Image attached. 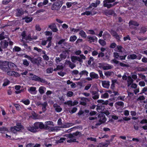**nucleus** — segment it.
Here are the masks:
<instances>
[{
  "label": "nucleus",
  "instance_id": "a211bd4d",
  "mask_svg": "<svg viewBox=\"0 0 147 147\" xmlns=\"http://www.w3.org/2000/svg\"><path fill=\"white\" fill-rule=\"evenodd\" d=\"M49 27L51 29L53 32H56L58 30L56 27V26L55 24H52L49 26Z\"/></svg>",
  "mask_w": 147,
  "mask_h": 147
},
{
  "label": "nucleus",
  "instance_id": "69168bd1",
  "mask_svg": "<svg viewBox=\"0 0 147 147\" xmlns=\"http://www.w3.org/2000/svg\"><path fill=\"white\" fill-rule=\"evenodd\" d=\"M139 85L141 86H145V83L144 81H141L139 82Z\"/></svg>",
  "mask_w": 147,
  "mask_h": 147
},
{
  "label": "nucleus",
  "instance_id": "6ab92c4d",
  "mask_svg": "<svg viewBox=\"0 0 147 147\" xmlns=\"http://www.w3.org/2000/svg\"><path fill=\"white\" fill-rule=\"evenodd\" d=\"M36 88L35 87H30L28 90V91L32 94H35L36 92Z\"/></svg>",
  "mask_w": 147,
  "mask_h": 147
},
{
  "label": "nucleus",
  "instance_id": "b1692460",
  "mask_svg": "<svg viewBox=\"0 0 147 147\" xmlns=\"http://www.w3.org/2000/svg\"><path fill=\"white\" fill-rule=\"evenodd\" d=\"M21 35L22 37V39L21 40V41L23 42V40L25 39L26 40H28V39L30 38L29 36L27 37L26 34V33L25 31H23L21 34Z\"/></svg>",
  "mask_w": 147,
  "mask_h": 147
},
{
  "label": "nucleus",
  "instance_id": "ddd939ff",
  "mask_svg": "<svg viewBox=\"0 0 147 147\" xmlns=\"http://www.w3.org/2000/svg\"><path fill=\"white\" fill-rule=\"evenodd\" d=\"M124 103L121 101H119L116 102L115 104V106L117 109L122 108L124 106Z\"/></svg>",
  "mask_w": 147,
  "mask_h": 147
},
{
  "label": "nucleus",
  "instance_id": "49530a36",
  "mask_svg": "<svg viewBox=\"0 0 147 147\" xmlns=\"http://www.w3.org/2000/svg\"><path fill=\"white\" fill-rule=\"evenodd\" d=\"M98 42L102 46L105 45L106 44V42L103 40L99 39L98 40Z\"/></svg>",
  "mask_w": 147,
  "mask_h": 147
},
{
  "label": "nucleus",
  "instance_id": "58836bf2",
  "mask_svg": "<svg viewBox=\"0 0 147 147\" xmlns=\"http://www.w3.org/2000/svg\"><path fill=\"white\" fill-rule=\"evenodd\" d=\"M72 124L71 123H67L61 126V127L62 128H67L72 126Z\"/></svg>",
  "mask_w": 147,
  "mask_h": 147
},
{
  "label": "nucleus",
  "instance_id": "4c0bfd02",
  "mask_svg": "<svg viewBox=\"0 0 147 147\" xmlns=\"http://www.w3.org/2000/svg\"><path fill=\"white\" fill-rule=\"evenodd\" d=\"M10 83V81L7 79H5L4 80L3 83V86H5L8 85Z\"/></svg>",
  "mask_w": 147,
  "mask_h": 147
},
{
  "label": "nucleus",
  "instance_id": "473e14b6",
  "mask_svg": "<svg viewBox=\"0 0 147 147\" xmlns=\"http://www.w3.org/2000/svg\"><path fill=\"white\" fill-rule=\"evenodd\" d=\"M129 26H131V25H134L136 26H138L139 25V24L136 22L131 21L129 22Z\"/></svg>",
  "mask_w": 147,
  "mask_h": 147
},
{
  "label": "nucleus",
  "instance_id": "79ce46f5",
  "mask_svg": "<svg viewBox=\"0 0 147 147\" xmlns=\"http://www.w3.org/2000/svg\"><path fill=\"white\" fill-rule=\"evenodd\" d=\"M77 37L76 36L74 35L71 36L70 38L69 41L71 42H74L77 39Z\"/></svg>",
  "mask_w": 147,
  "mask_h": 147
},
{
  "label": "nucleus",
  "instance_id": "37998d69",
  "mask_svg": "<svg viewBox=\"0 0 147 147\" xmlns=\"http://www.w3.org/2000/svg\"><path fill=\"white\" fill-rule=\"evenodd\" d=\"M137 58V56L135 54H132L128 55L127 56L128 58L131 59H135Z\"/></svg>",
  "mask_w": 147,
  "mask_h": 147
},
{
  "label": "nucleus",
  "instance_id": "c9c22d12",
  "mask_svg": "<svg viewBox=\"0 0 147 147\" xmlns=\"http://www.w3.org/2000/svg\"><path fill=\"white\" fill-rule=\"evenodd\" d=\"M24 19L25 20V21L27 23L30 22L32 20V18L28 17H25L24 18Z\"/></svg>",
  "mask_w": 147,
  "mask_h": 147
},
{
  "label": "nucleus",
  "instance_id": "6e6d98bb",
  "mask_svg": "<svg viewBox=\"0 0 147 147\" xmlns=\"http://www.w3.org/2000/svg\"><path fill=\"white\" fill-rule=\"evenodd\" d=\"M77 110V109L76 107H74L72 109L69 111L70 113L72 114L75 113Z\"/></svg>",
  "mask_w": 147,
  "mask_h": 147
},
{
  "label": "nucleus",
  "instance_id": "e433bc0d",
  "mask_svg": "<svg viewBox=\"0 0 147 147\" xmlns=\"http://www.w3.org/2000/svg\"><path fill=\"white\" fill-rule=\"evenodd\" d=\"M21 102L26 105H28L30 103V101L28 99L26 100H22L21 101Z\"/></svg>",
  "mask_w": 147,
  "mask_h": 147
},
{
  "label": "nucleus",
  "instance_id": "f3484780",
  "mask_svg": "<svg viewBox=\"0 0 147 147\" xmlns=\"http://www.w3.org/2000/svg\"><path fill=\"white\" fill-rule=\"evenodd\" d=\"M96 13V12L93 10L91 11H86L83 13H81V15H86L87 16H88L90 15H94Z\"/></svg>",
  "mask_w": 147,
  "mask_h": 147
},
{
  "label": "nucleus",
  "instance_id": "c03bdc74",
  "mask_svg": "<svg viewBox=\"0 0 147 147\" xmlns=\"http://www.w3.org/2000/svg\"><path fill=\"white\" fill-rule=\"evenodd\" d=\"M88 72L86 71L85 70L82 71L79 73V74L81 76L82 75H86L87 76H88Z\"/></svg>",
  "mask_w": 147,
  "mask_h": 147
},
{
  "label": "nucleus",
  "instance_id": "4d7b16f0",
  "mask_svg": "<svg viewBox=\"0 0 147 147\" xmlns=\"http://www.w3.org/2000/svg\"><path fill=\"white\" fill-rule=\"evenodd\" d=\"M53 71V68H49L47 69V72L48 73H52Z\"/></svg>",
  "mask_w": 147,
  "mask_h": 147
},
{
  "label": "nucleus",
  "instance_id": "2eb2a0df",
  "mask_svg": "<svg viewBox=\"0 0 147 147\" xmlns=\"http://www.w3.org/2000/svg\"><path fill=\"white\" fill-rule=\"evenodd\" d=\"M34 127L36 130L39 128H42L44 127V125L42 123L40 122H36L34 124Z\"/></svg>",
  "mask_w": 147,
  "mask_h": 147
},
{
  "label": "nucleus",
  "instance_id": "8fccbe9b",
  "mask_svg": "<svg viewBox=\"0 0 147 147\" xmlns=\"http://www.w3.org/2000/svg\"><path fill=\"white\" fill-rule=\"evenodd\" d=\"M66 139L65 138H61L60 139L57 141V143H62L65 141Z\"/></svg>",
  "mask_w": 147,
  "mask_h": 147
},
{
  "label": "nucleus",
  "instance_id": "f257e3e1",
  "mask_svg": "<svg viewBox=\"0 0 147 147\" xmlns=\"http://www.w3.org/2000/svg\"><path fill=\"white\" fill-rule=\"evenodd\" d=\"M89 119L90 120H93V122H97L95 124L96 126H92V129L96 128L98 126L100 125L102 123L105 122L106 120L105 115L102 113L100 114L98 117H90Z\"/></svg>",
  "mask_w": 147,
  "mask_h": 147
},
{
  "label": "nucleus",
  "instance_id": "2f4dec72",
  "mask_svg": "<svg viewBox=\"0 0 147 147\" xmlns=\"http://www.w3.org/2000/svg\"><path fill=\"white\" fill-rule=\"evenodd\" d=\"M109 97V94L107 92L102 93L101 96V98H107Z\"/></svg>",
  "mask_w": 147,
  "mask_h": 147
},
{
  "label": "nucleus",
  "instance_id": "5fc2aeb1",
  "mask_svg": "<svg viewBox=\"0 0 147 147\" xmlns=\"http://www.w3.org/2000/svg\"><path fill=\"white\" fill-rule=\"evenodd\" d=\"M13 50L15 51H19L21 50V49L20 47L15 46L13 49Z\"/></svg>",
  "mask_w": 147,
  "mask_h": 147
},
{
  "label": "nucleus",
  "instance_id": "a878e982",
  "mask_svg": "<svg viewBox=\"0 0 147 147\" xmlns=\"http://www.w3.org/2000/svg\"><path fill=\"white\" fill-rule=\"evenodd\" d=\"M90 76L92 79H98V75L94 72L90 73Z\"/></svg>",
  "mask_w": 147,
  "mask_h": 147
},
{
  "label": "nucleus",
  "instance_id": "052dcab7",
  "mask_svg": "<svg viewBox=\"0 0 147 147\" xmlns=\"http://www.w3.org/2000/svg\"><path fill=\"white\" fill-rule=\"evenodd\" d=\"M108 146L107 143H102L99 144L100 147H107Z\"/></svg>",
  "mask_w": 147,
  "mask_h": 147
},
{
  "label": "nucleus",
  "instance_id": "ea45409f",
  "mask_svg": "<svg viewBox=\"0 0 147 147\" xmlns=\"http://www.w3.org/2000/svg\"><path fill=\"white\" fill-rule=\"evenodd\" d=\"M17 13L16 14V15L18 16H20L22 15L23 13V11L22 10L20 9H18Z\"/></svg>",
  "mask_w": 147,
  "mask_h": 147
},
{
  "label": "nucleus",
  "instance_id": "c85d7f7f",
  "mask_svg": "<svg viewBox=\"0 0 147 147\" xmlns=\"http://www.w3.org/2000/svg\"><path fill=\"white\" fill-rule=\"evenodd\" d=\"M98 103H101L103 105H107L108 104L109 101L107 100L104 101L102 100H99L97 101Z\"/></svg>",
  "mask_w": 147,
  "mask_h": 147
},
{
  "label": "nucleus",
  "instance_id": "0eeeda50",
  "mask_svg": "<svg viewBox=\"0 0 147 147\" xmlns=\"http://www.w3.org/2000/svg\"><path fill=\"white\" fill-rule=\"evenodd\" d=\"M115 0H105L104 1V6L108 8H110L113 5H115L118 3L117 2L113 4H111L112 2H114Z\"/></svg>",
  "mask_w": 147,
  "mask_h": 147
},
{
  "label": "nucleus",
  "instance_id": "bf43d9fd",
  "mask_svg": "<svg viewBox=\"0 0 147 147\" xmlns=\"http://www.w3.org/2000/svg\"><path fill=\"white\" fill-rule=\"evenodd\" d=\"M87 33L88 34H96L94 31L93 30H88L87 32Z\"/></svg>",
  "mask_w": 147,
  "mask_h": 147
},
{
  "label": "nucleus",
  "instance_id": "c756f323",
  "mask_svg": "<svg viewBox=\"0 0 147 147\" xmlns=\"http://www.w3.org/2000/svg\"><path fill=\"white\" fill-rule=\"evenodd\" d=\"M8 70L12 69L16 66V65L13 63L8 62Z\"/></svg>",
  "mask_w": 147,
  "mask_h": 147
},
{
  "label": "nucleus",
  "instance_id": "3c124183",
  "mask_svg": "<svg viewBox=\"0 0 147 147\" xmlns=\"http://www.w3.org/2000/svg\"><path fill=\"white\" fill-rule=\"evenodd\" d=\"M45 125L47 126L48 125H53V122L51 121H47L45 122Z\"/></svg>",
  "mask_w": 147,
  "mask_h": 147
},
{
  "label": "nucleus",
  "instance_id": "bb28decb",
  "mask_svg": "<svg viewBox=\"0 0 147 147\" xmlns=\"http://www.w3.org/2000/svg\"><path fill=\"white\" fill-rule=\"evenodd\" d=\"M111 34L114 36L117 39L119 40L120 39L119 37L116 32L113 30H111Z\"/></svg>",
  "mask_w": 147,
  "mask_h": 147
},
{
  "label": "nucleus",
  "instance_id": "5701e85b",
  "mask_svg": "<svg viewBox=\"0 0 147 147\" xmlns=\"http://www.w3.org/2000/svg\"><path fill=\"white\" fill-rule=\"evenodd\" d=\"M124 50V49L121 46H117L115 49V51L119 53H122Z\"/></svg>",
  "mask_w": 147,
  "mask_h": 147
},
{
  "label": "nucleus",
  "instance_id": "7c9ffc66",
  "mask_svg": "<svg viewBox=\"0 0 147 147\" xmlns=\"http://www.w3.org/2000/svg\"><path fill=\"white\" fill-rule=\"evenodd\" d=\"M21 86H16L15 87V89L16 90L15 92L18 94L21 93L22 92V90H20Z\"/></svg>",
  "mask_w": 147,
  "mask_h": 147
},
{
  "label": "nucleus",
  "instance_id": "f704fd0d",
  "mask_svg": "<svg viewBox=\"0 0 147 147\" xmlns=\"http://www.w3.org/2000/svg\"><path fill=\"white\" fill-rule=\"evenodd\" d=\"M28 129L29 131L33 132H36L37 131V130L34 127H28Z\"/></svg>",
  "mask_w": 147,
  "mask_h": 147
},
{
  "label": "nucleus",
  "instance_id": "338daca9",
  "mask_svg": "<svg viewBox=\"0 0 147 147\" xmlns=\"http://www.w3.org/2000/svg\"><path fill=\"white\" fill-rule=\"evenodd\" d=\"M91 86V84H88L85 87L84 90H87L89 89Z\"/></svg>",
  "mask_w": 147,
  "mask_h": 147
},
{
  "label": "nucleus",
  "instance_id": "864d4df0",
  "mask_svg": "<svg viewBox=\"0 0 147 147\" xmlns=\"http://www.w3.org/2000/svg\"><path fill=\"white\" fill-rule=\"evenodd\" d=\"M63 66L62 65H58V66H57V68L56 69H54V71H55L58 69L61 70V69H63Z\"/></svg>",
  "mask_w": 147,
  "mask_h": 147
},
{
  "label": "nucleus",
  "instance_id": "de8ad7c7",
  "mask_svg": "<svg viewBox=\"0 0 147 147\" xmlns=\"http://www.w3.org/2000/svg\"><path fill=\"white\" fill-rule=\"evenodd\" d=\"M58 5H56L55 3L52 5L51 9L52 10H56L58 9L59 7H58Z\"/></svg>",
  "mask_w": 147,
  "mask_h": 147
},
{
  "label": "nucleus",
  "instance_id": "a19ab883",
  "mask_svg": "<svg viewBox=\"0 0 147 147\" xmlns=\"http://www.w3.org/2000/svg\"><path fill=\"white\" fill-rule=\"evenodd\" d=\"M56 105H55V104H54L53 105L54 107L55 108V109L56 111L57 112H60V111H61L62 110V109L59 106H57L55 107Z\"/></svg>",
  "mask_w": 147,
  "mask_h": 147
},
{
  "label": "nucleus",
  "instance_id": "412c9836",
  "mask_svg": "<svg viewBox=\"0 0 147 147\" xmlns=\"http://www.w3.org/2000/svg\"><path fill=\"white\" fill-rule=\"evenodd\" d=\"M38 105H40V107L42 108V109L43 112H44L46 111L47 109L46 107L47 105V102H45Z\"/></svg>",
  "mask_w": 147,
  "mask_h": 147
},
{
  "label": "nucleus",
  "instance_id": "1a4fd4ad",
  "mask_svg": "<svg viewBox=\"0 0 147 147\" xmlns=\"http://www.w3.org/2000/svg\"><path fill=\"white\" fill-rule=\"evenodd\" d=\"M7 75L14 76L15 77H19L21 76V74L18 73L13 71H8L7 72Z\"/></svg>",
  "mask_w": 147,
  "mask_h": 147
},
{
  "label": "nucleus",
  "instance_id": "f8f14e48",
  "mask_svg": "<svg viewBox=\"0 0 147 147\" xmlns=\"http://www.w3.org/2000/svg\"><path fill=\"white\" fill-rule=\"evenodd\" d=\"M70 51L69 50H66L65 51L63 52L62 53H61L59 55V56L61 58L63 59H65L67 55H68L69 52Z\"/></svg>",
  "mask_w": 147,
  "mask_h": 147
},
{
  "label": "nucleus",
  "instance_id": "680f3d73",
  "mask_svg": "<svg viewBox=\"0 0 147 147\" xmlns=\"http://www.w3.org/2000/svg\"><path fill=\"white\" fill-rule=\"evenodd\" d=\"M8 129L6 127H0V132H1L2 131H8Z\"/></svg>",
  "mask_w": 147,
  "mask_h": 147
},
{
  "label": "nucleus",
  "instance_id": "f03ea898",
  "mask_svg": "<svg viewBox=\"0 0 147 147\" xmlns=\"http://www.w3.org/2000/svg\"><path fill=\"white\" fill-rule=\"evenodd\" d=\"M81 136V134L79 132H77L72 134H66L63 136L64 137H66L67 138H69L67 140V142L68 143H71V142H76V139L78 138Z\"/></svg>",
  "mask_w": 147,
  "mask_h": 147
},
{
  "label": "nucleus",
  "instance_id": "0e129e2a",
  "mask_svg": "<svg viewBox=\"0 0 147 147\" xmlns=\"http://www.w3.org/2000/svg\"><path fill=\"white\" fill-rule=\"evenodd\" d=\"M65 104H67L68 105L72 106V101L71 100H69L65 102Z\"/></svg>",
  "mask_w": 147,
  "mask_h": 147
},
{
  "label": "nucleus",
  "instance_id": "e2e57ef3",
  "mask_svg": "<svg viewBox=\"0 0 147 147\" xmlns=\"http://www.w3.org/2000/svg\"><path fill=\"white\" fill-rule=\"evenodd\" d=\"M74 93L71 91H68L67 93V95L68 97H71L73 95Z\"/></svg>",
  "mask_w": 147,
  "mask_h": 147
},
{
  "label": "nucleus",
  "instance_id": "aec40b11",
  "mask_svg": "<svg viewBox=\"0 0 147 147\" xmlns=\"http://www.w3.org/2000/svg\"><path fill=\"white\" fill-rule=\"evenodd\" d=\"M110 82L108 81H102V85L105 88H108L109 87Z\"/></svg>",
  "mask_w": 147,
  "mask_h": 147
},
{
  "label": "nucleus",
  "instance_id": "393cba45",
  "mask_svg": "<svg viewBox=\"0 0 147 147\" xmlns=\"http://www.w3.org/2000/svg\"><path fill=\"white\" fill-rule=\"evenodd\" d=\"M134 80L130 76H128L127 78V86H129L133 83Z\"/></svg>",
  "mask_w": 147,
  "mask_h": 147
},
{
  "label": "nucleus",
  "instance_id": "dca6fc26",
  "mask_svg": "<svg viewBox=\"0 0 147 147\" xmlns=\"http://www.w3.org/2000/svg\"><path fill=\"white\" fill-rule=\"evenodd\" d=\"M41 59L40 58H32L31 61L32 63H33L36 64L37 65H38L41 61Z\"/></svg>",
  "mask_w": 147,
  "mask_h": 147
},
{
  "label": "nucleus",
  "instance_id": "39448f33",
  "mask_svg": "<svg viewBox=\"0 0 147 147\" xmlns=\"http://www.w3.org/2000/svg\"><path fill=\"white\" fill-rule=\"evenodd\" d=\"M8 62L0 61V69L6 72L8 71Z\"/></svg>",
  "mask_w": 147,
  "mask_h": 147
},
{
  "label": "nucleus",
  "instance_id": "4468645a",
  "mask_svg": "<svg viewBox=\"0 0 147 147\" xmlns=\"http://www.w3.org/2000/svg\"><path fill=\"white\" fill-rule=\"evenodd\" d=\"M8 45V43L6 40L1 41L0 42V46L2 48L5 49L6 48Z\"/></svg>",
  "mask_w": 147,
  "mask_h": 147
},
{
  "label": "nucleus",
  "instance_id": "7ed1b4c3",
  "mask_svg": "<svg viewBox=\"0 0 147 147\" xmlns=\"http://www.w3.org/2000/svg\"><path fill=\"white\" fill-rule=\"evenodd\" d=\"M86 59V57L82 54H80L79 56H73L71 57V61L74 63H76L78 61L81 63L83 62V60H85Z\"/></svg>",
  "mask_w": 147,
  "mask_h": 147
},
{
  "label": "nucleus",
  "instance_id": "423d86ee",
  "mask_svg": "<svg viewBox=\"0 0 147 147\" xmlns=\"http://www.w3.org/2000/svg\"><path fill=\"white\" fill-rule=\"evenodd\" d=\"M98 65L99 68L104 70H108L113 67L112 65L105 63H99Z\"/></svg>",
  "mask_w": 147,
  "mask_h": 147
},
{
  "label": "nucleus",
  "instance_id": "4be33fe9",
  "mask_svg": "<svg viewBox=\"0 0 147 147\" xmlns=\"http://www.w3.org/2000/svg\"><path fill=\"white\" fill-rule=\"evenodd\" d=\"M92 97L94 99H97L99 98V95L96 91H93L92 93Z\"/></svg>",
  "mask_w": 147,
  "mask_h": 147
},
{
  "label": "nucleus",
  "instance_id": "13d9d810",
  "mask_svg": "<svg viewBox=\"0 0 147 147\" xmlns=\"http://www.w3.org/2000/svg\"><path fill=\"white\" fill-rule=\"evenodd\" d=\"M146 29L144 27H142L141 28V30L140 32V33H144L146 32Z\"/></svg>",
  "mask_w": 147,
  "mask_h": 147
},
{
  "label": "nucleus",
  "instance_id": "72a5a7b5",
  "mask_svg": "<svg viewBox=\"0 0 147 147\" xmlns=\"http://www.w3.org/2000/svg\"><path fill=\"white\" fill-rule=\"evenodd\" d=\"M79 34L82 37L84 38H86L87 36L85 32L83 30L80 31Z\"/></svg>",
  "mask_w": 147,
  "mask_h": 147
},
{
  "label": "nucleus",
  "instance_id": "603ef678",
  "mask_svg": "<svg viewBox=\"0 0 147 147\" xmlns=\"http://www.w3.org/2000/svg\"><path fill=\"white\" fill-rule=\"evenodd\" d=\"M23 45L24 46V48L26 49L28 51L31 50V48L30 46H28L27 44L24 43Z\"/></svg>",
  "mask_w": 147,
  "mask_h": 147
},
{
  "label": "nucleus",
  "instance_id": "6e6552de",
  "mask_svg": "<svg viewBox=\"0 0 147 147\" xmlns=\"http://www.w3.org/2000/svg\"><path fill=\"white\" fill-rule=\"evenodd\" d=\"M30 75L31 76L30 78L32 80L38 81L44 83H46L47 82L45 79L35 75H33L32 74H30Z\"/></svg>",
  "mask_w": 147,
  "mask_h": 147
},
{
  "label": "nucleus",
  "instance_id": "9b49d317",
  "mask_svg": "<svg viewBox=\"0 0 147 147\" xmlns=\"http://www.w3.org/2000/svg\"><path fill=\"white\" fill-rule=\"evenodd\" d=\"M81 100L80 101V104L83 106H85L86 104V102L89 101V99L87 98L84 97H80V98Z\"/></svg>",
  "mask_w": 147,
  "mask_h": 147
},
{
  "label": "nucleus",
  "instance_id": "9d476101",
  "mask_svg": "<svg viewBox=\"0 0 147 147\" xmlns=\"http://www.w3.org/2000/svg\"><path fill=\"white\" fill-rule=\"evenodd\" d=\"M87 38L88 41L90 43H92L95 41L97 42L98 40L97 38L95 36H88L87 37Z\"/></svg>",
  "mask_w": 147,
  "mask_h": 147
},
{
  "label": "nucleus",
  "instance_id": "20e7f679",
  "mask_svg": "<svg viewBox=\"0 0 147 147\" xmlns=\"http://www.w3.org/2000/svg\"><path fill=\"white\" fill-rule=\"evenodd\" d=\"M24 128L23 127L20 123H18L16 126L11 127L10 130L13 133L15 134L18 131H20Z\"/></svg>",
  "mask_w": 147,
  "mask_h": 147
},
{
  "label": "nucleus",
  "instance_id": "774afa93",
  "mask_svg": "<svg viewBox=\"0 0 147 147\" xmlns=\"http://www.w3.org/2000/svg\"><path fill=\"white\" fill-rule=\"evenodd\" d=\"M23 63L24 65H25L27 66H28L29 64L28 62L26 60H24Z\"/></svg>",
  "mask_w": 147,
  "mask_h": 147
},
{
  "label": "nucleus",
  "instance_id": "09e8293b",
  "mask_svg": "<svg viewBox=\"0 0 147 147\" xmlns=\"http://www.w3.org/2000/svg\"><path fill=\"white\" fill-rule=\"evenodd\" d=\"M100 3V1H96L95 3H92L91 5L94 7H96L97 6V5Z\"/></svg>",
  "mask_w": 147,
  "mask_h": 147
},
{
  "label": "nucleus",
  "instance_id": "cd10ccee",
  "mask_svg": "<svg viewBox=\"0 0 147 147\" xmlns=\"http://www.w3.org/2000/svg\"><path fill=\"white\" fill-rule=\"evenodd\" d=\"M38 90L40 94H42L46 91V88L44 86H40Z\"/></svg>",
  "mask_w": 147,
  "mask_h": 147
},
{
  "label": "nucleus",
  "instance_id": "a18cd8bd",
  "mask_svg": "<svg viewBox=\"0 0 147 147\" xmlns=\"http://www.w3.org/2000/svg\"><path fill=\"white\" fill-rule=\"evenodd\" d=\"M63 2L61 1H57L55 3L56 5H58L57 6L59 7H60L62 5Z\"/></svg>",
  "mask_w": 147,
  "mask_h": 147
}]
</instances>
